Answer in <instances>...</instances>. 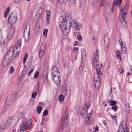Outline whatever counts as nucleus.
<instances>
[{
    "label": "nucleus",
    "mask_w": 132,
    "mask_h": 132,
    "mask_svg": "<svg viewBox=\"0 0 132 132\" xmlns=\"http://www.w3.org/2000/svg\"><path fill=\"white\" fill-rule=\"evenodd\" d=\"M99 52L98 49H96V53L93 54L92 60V64L94 67H95L97 73L99 75H102V72L100 71L101 66L98 64V62L99 58Z\"/></svg>",
    "instance_id": "1"
},
{
    "label": "nucleus",
    "mask_w": 132,
    "mask_h": 132,
    "mask_svg": "<svg viewBox=\"0 0 132 132\" xmlns=\"http://www.w3.org/2000/svg\"><path fill=\"white\" fill-rule=\"evenodd\" d=\"M17 118L16 117H14L10 118L5 122L1 125V129L2 130L5 128L10 129L13 127L17 122Z\"/></svg>",
    "instance_id": "2"
},
{
    "label": "nucleus",
    "mask_w": 132,
    "mask_h": 132,
    "mask_svg": "<svg viewBox=\"0 0 132 132\" xmlns=\"http://www.w3.org/2000/svg\"><path fill=\"white\" fill-rule=\"evenodd\" d=\"M59 22V25L61 27L63 25H65L69 26V28L71 26L72 23H73L74 20H72L71 16L67 15L62 16L60 19Z\"/></svg>",
    "instance_id": "3"
},
{
    "label": "nucleus",
    "mask_w": 132,
    "mask_h": 132,
    "mask_svg": "<svg viewBox=\"0 0 132 132\" xmlns=\"http://www.w3.org/2000/svg\"><path fill=\"white\" fill-rule=\"evenodd\" d=\"M121 15L119 17V21L120 23H123L126 17V14L128 12V7L125 6L124 8L119 7Z\"/></svg>",
    "instance_id": "4"
},
{
    "label": "nucleus",
    "mask_w": 132,
    "mask_h": 132,
    "mask_svg": "<svg viewBox=\"0 0 132 132\" xmlns=\"http://www.w3.org/2000/svg\"><path fill=\"white\" fill-rule=\"evenodd\" d=\"M32 122V120L31 119H30L28 121L27 120L24 121L21 126L20 132H23L27 129H29Z\"/></svg>",
    "instance_id": "5"
},
{
    "label": "nucleus",
    "mask_w": 132,
    "mask_h": 132,
    "mask_svg": "<svg viewBox=\"0 0 132 132\" xmlns=\"http://www.w3.org/2000/svg\"><path fill=\"white\" fill-rule=\"evenodd\" d=\"M81 64L79 67V71H82L83 70V68L84 66V64L86 59V53L84 49L81 50Z\"/></svg>",
    "instance_id": "6"
},
{
    "label": "nucleus",
    "mask_w": 132,
    "mask_h": 132,
    "mask_svg": "<svg viewBox=\"0 0 132 132\" xmlns=\"http://www.w3.org/2000/svg\"><path fill=\"white\" fill-rule=\"evenodd\" d=\"M17 17V14L15 12L12 13L9 18V23L12 25L14 24L16 22Z\"/></svg>",
    "instance_id": "7"
},
{
    "label": "nucleus",
    "mask_w": 132,
    "mask_h": 132,
    "mask_svg": "<svg viewBox=\"0 0 132 132\" xmlns=\"http://www.w3.org/2000/svg\"><path fill=\"white\" fill-rule=\"evenodd\" d=\"M97 73L94 75V85L95 87L98 88L100 87L101 84V79L99 75Z\"/></svg>",
    "instance_id": "8"
},
{
    "label": "nucleus",
    "mask_w": 132,
    "mask_h": 132,
    "mask_svg": "<svg viewBox=\"0 0 132 132\" xmlns=\"http://www.w3.org/2000/svg\"><path fill=\"white\" fill-rule=\"evenodd\" d=\"M71 26L73 30L75 31H79L82 29L83 26L82 24L78 23L75 19H74L73 22L72 23Z\"/></svg>",
    "instance_id": "9"
},
{
    "label": "nucleus",
    "mask_w": 132,
    "mask_h": 132,
    "mask_svg": "<svg viewBox=\"0 0 132 132\" xmlns=\"http://www.w3.org/2000/svg\"><path fill=\"white\" fill-rule=\"evenodd\" d=\"M68 117L67 116L65 115V116L62 117V123L61 125L59 128V131L60 132H62L64 129L67 125L68 122Z\"/></svg>",
    "instance_id": "10"
},
{
    "label": "nucleus",
    "mask_w": 132,
    "mask_h": 132,
    "mask_svg": "<svg viewBox=\"0 0 132 132\" xmlns=\"http://www.w3.org/2000/svg\"><path fill=\"white\" fill-rule=\"evenodd\" d=\"M114 5H113V4L112 6L109 4H107L103 11L104 13V15L105 16L106 14H109L111 12H113Z\"/></svg>",
    "instance_id": "11"
},
{
    "label": "nucleus",
    "mask_w": 132,
    "mask_h": 132,
    "mask_svg": "<svg viewBox=\"0 0 132 132\" xmlns=\"http://www.w3.org/2000/svg\"><path fill=\"white\" fill-rule=\"evenodd\" d=\"M20 49L19 47H17L16 46H15L12 47L9 50L10 52H12L13 55H15L14 57H16L19 54Z\"/></svg>",
    "instance_id": "12"
},
{
    "label": "nucleus",
    "mask_w": 132,
    "mask_h": 132,
    "mask_svg": "<svg viewBox=\"0 0 132 132\" xmlns=\"http://www.w3.org/2000/svg\"><path fill=\"white\" fill-rule=\"evenodd\" d=\"M60 77V75H55L54 76H52L53 81L57 86H59L60 85L61 80Z\"/></svg>",
    "instance_id": "13"
},
{
    "label": "nucleus",
    "mask_w": 132,
    "mask_h": 132,
    "mask_svg": "<svg viewBox=\"0 0 132 132\" xmlns=\"http://www.w3.org/2000/svg\"><path fill=\"white\" fill-rule=\"evenodd\" d=\"M67 25H62V26L60 27L61 28H62L63 29V34L65 36H67L69 33L70 31V27L69 28V26Z\"/></svg>",
    "instance_id": "14"
},
{
    "label": "nucleus",
    "mask_w": 132,
    "mask_h": 132,
    "mask_svg": "<svg viewBox=\"0 0 132 132\" xmlns=\"http://www.w3.org/2000/svg\"><path fill=\"white\" fill-rule=\"evenodd\" d=\"M51 75L52 76L60 75L59 69L55 65L53 66L51 70Z\"/></svg>",
    "instance_id": "15"
},
{
    "label": "nucleus",
    "mask_w": 132,
    "mask_h": 132,
    "mask_svg": "<svg viewBox=\"0 0 132 132\" xmlns=\"http://www.w3.org/2000/svg\"><path fill=\"white\" fill-rule=\"evenodd\" d=\"M13 55L12 52H10L9 50L5 55L4 58L7 60H9L10 61L12 59Z\"/></svg>",
    "instance_id": "16"
},
{
    "label": "nucleus",
    "mask_w": 132,
    "mask_h": 132,
    "mask_svg": "<svg viewBox=\"0 0 132 132\" xmlns=\"http://www.w3.org/2000/svg\"><path fill=\"white\" fill-rule=\"evenodd\" d=\"M92 113H89L87 116L86 119V124L88 125L92 122L93 118L92 116Z\"/></svg>",
    "instance_id": "17"
},
{
    "label": "nucleus",
    "mask_w": 132,
    "mask_h": 132,
    "mask_svg": "<svg viewBox=\"0 0 132 132\" xmlns=\"http://www.w3.org/2000/svg\"><path fill=\"white\" fill-rule=\"evenodd\" d=\"M13 102V99L12 98V96L9 95L7 97L6 101V104L9 105L12 103Z\"/></svg>",
    "instance_id": "18"
},
{
    "label": "nucleus",
    "mask_w": 132,
    "mask_h": 132,
    "mask_svg": "<svg viewBox=\"0 0 132 132\" xmlns=\"http://www.w3.org/2000/svg\"><path fill=\"white\" fill-rule=\"evenodd\" d=\"M43 46V47H44L43 49H41L39 51V59H41L43 57L44 55V53L45 52V49L46 46L43 45L42 46V47Z\"/></svg>",
    "instance_id": "19"
},
{
    "label": "nucleus",
    "mask_w": 132,
    "mask_h": 132,
    "mask_svg": "<svg viewBox=\"0 0 132 132\" xmlns=\"http://www.w3.org/2000/svg\"><path fill=\"white\" fill-rule=\"evenodd\" d=\"M10 62L9 60L4 58L2 62V66L3 68H4L8 65Z\"/></svg>",
    "instance_id": "20"
},
{
    "label": "nucleus",
    "mask_w": 132,
    "mask_h": 132,
    "mask_svg": "<svg viewBox=\"0 0 132 132\" xmlns=\"http://www.w3.org/2000/svg\"><path fill=\"white\" fill-rule=\"evenodd\" d=\"M46 14L47 24H48L50 23L49 20L50 18V16L51 15V12L49 10H46Z\"/></svg>",
    "instance_id": "21"
},
{
    "label": "nucleus",
    "mask_w": 132,
    "mask_h": 132,
    "mask_svg": "<svg viewBox=\"0 0 132 132\" xmlns=\"http://www.w3.org/2000/svg\"><path fill=\"white\" fill-rule=\"evenodd\" d=\"M29 33H25V31L24 32L23 38L24 39V41L25 42L28 41L29 39Z\"/></svg>",
    "instance_id": "22"
},
{
    "label": "nucleus",
    "mask_w": 132,
    "mask_h": 132,
    "mask_svg": "<svg viewBox=\"0 0 132 132\" xmlns=\"http://www.w3.org/2000/svg\"><path fill=\"white\" fill-rule=\"evenodd\" d=\"M14 30V27L11 25L8 28V33L13 34Z\"/></svg>",
    "instance_id": "23"
},
{
    "label": "nucleus",
    "mask_w": 132,
    "mask_h": 132,
    "mask_svg": "<svg viewBox=\"0 0 132 132\" xmlns=\"http://www.w3.org/2000/svg\"><path fill=\"white\" fill-rule=\"evenodd\" d=\"M122 0H114L113 2V5H117L120 7V4L122 2Z\"/></svg>",
    "instance_id": "24"
},
{
    "label": "nucleus",
    "mask_w": 132,
    "mask_h": 132,
    "mask_svg": "<svg viewBox=\"0 0 132 132\" xmlns=\"http://www.w3.org/2000/svg\"><path fill=\"white\" fill-rule=\"evenodd\" d=\"M100 7H103L105 6H106L107 5V2L105 0H101L100 2Z\"/></svg>",
    "instance_id": "25"
},
{
    "label": "nucleus",
    "mask_w": 132,
    "mask_h": 132,
    "mask_svg": "<svg viewBox=\"0 0 132 132\" xmlns=\"http://www.w3.org/2000/svg\"><path fill=\"white\" fill-rule=\"evenodd\" d=\"M126 46L121 47V51L122 53H126Z\"/></svg>",
    "instance_id": "26"
},
{
    "label": "nucleus",
    "mask_w": 132,
    "mask_h": 132,
    "mask_svg": "<svg viewBox=\"0 0 132 132\" xmlns=\"http://www.w3.org/2000/svg\"><path fill=\"white\" fill-rule=\"evenodd\" d=\"M120 131H124L125 130L124 127L122 125H120L119 126L118 130Z\"/></svg>",
    "instance_id": "27"
},
{
    "label": "nucleus",
    "mask_w": 132,
    "mask_h": 132,
    "mask_svg": "<svg viewBox=\"0 0 132 132\" xmlns=\"http://www.w3.org/2000/svg\"><path fill=\"white\" fill-rule=\"evenodd\" d=\"M79 109L80 111L81 110V111H79V110L77 111V113L79 114V115H83L85 113L83 112V111H85V110L84 109Z\"/></svg>",
    "instance_id": "28"
},
{
    "label": "nucleus",
    "mask_w": 132,
    "mask_h": 132,
    "mask_svg": "<svg viewBox=\"0 0 132 132\" xmlns=\"http://www.w3.org/2000/svg\"><path fill=\"white\" fill-rule=\"evenodd\" d=\"M21 39H19L18 41L17 44L15 46H16L17 47L20 48L21 43Z\"/></svg>",
    "instance_id": "29"
},
{
    "label": "nucleus",
    "mask_w": 132,
    "mask_h": 132,
    "mask_svg": "<svg viewBox=\"0 0 132 132\" xmlns=\"http://www.w3.org/2000/svg\"><path fill=\"white\" fill-rule=\"evenodd\" d=\"M119 42L121 47L125 46L126 45L125 43V42H123L122 41L121 38L119 40Z\"/></svg>",
    "instance_id": "30"
},
{
    "label": "nucleus",
    "mask_w": 132,
    "mask_h": 132,
    "mask_svg": "<svg viewBox=\"0 0 132 132\" xmlns=\"http://www.w3.org/2000/svg\"><path fill=\"white\" fill-rule=\"evenodd\" d=\"M13 34L7 33V38L9 40L12 37Z\"/></svg>",
    "instance_id": "31"
},
{
    "label": "nucleus",
    "mask_w": 132,
    "mask_h": 132,
    "mask_svg": "<svg viewBox=\"0 0 132 132\" xmlns=\"http://www.w3.org/2000/svg\"><path fill=\"white\" fill-rule=\"evenodd\" d=\"M39 72L38 71H36L35 73L34 78L35 79H36L38 78L39 76Z\"/></svg>",
    "instance_id": "32"
},
{
    "label": "nucleus",
    "mask_w": 132,
    "mask_h": 132,
    "mask_svg": "<svg viewBox=\"0 0 132 132\" xmlns=\"http://www.w3.org/2000/svg\"><path fill=\"white\" fill-rule=\"evenodd\" d=\"M28 56V54L27 53H26L25 55H24L23 60V63L24 64L26 60L27 59Z\"/></svg>",
    "instance_id": "33"
},
{
    "label": "nucleus",
    "mask_w": 132,
    "mask_h": 132,
    "mask_svg": "<svg viewBox=\"0 0 132 132\" xmlns=\"http://www.w3.org/2000/svg\"><path fill=\"white\" fill-rule=\"evenodd\" d=\"M64 98L63 96L61 95L59 96L58 100L62 102L64 100Z\"/></svg>",
    "instance_id": "34"
},
{
    "label": "nucleus",
    "mask_w": 132,
    "mask_h": 132,
    "mask_svg": "<svg viewBox=\"0 0 132 132\" xmlns=\"http://www.w3.org/2000/svg\"><path fill=\"white\" fill-rule=\"evenodd\" d=\"M42 110V108L41 106H38L37 108V111L38 113H40Z\"/></svg>",
    "instance_id": "35"
},
{
    "label": "nucleus",
    "mask_w": 132,
    "mask_h": 132,
    "mask_svg": "<svg viewBox=\"0 0 132 132\" xmlns=\"http://www.w3.org/2000/svg\"><path fill=\"white\" fill-rule=\"evenodd\" d=\"M47 31L48 30L47 29H44V32H43V34L44 36H45L46 37L47 36Z\"/></svg>",
    "instance_id": "36"
},
{
    "label": "nucleus",
    "mask_w": 132,
    "mask_h": 132,
    "mask_svg": "<svg viewBox=\"0 0 132 132\" xmlns=\"http://www.w3.org/2000/svg\"><path fill=\"white\" fill-rule=\"evenodd\" d=\"M14 71V69L13 66H11L10 68V71L9 73L11 74H12Z\"/></svg>",
    "instance_id": "37"
},
{
    "label": "nucleus",
    "mask_w": 132,
    "mask_h": 132,
    "mask_svg": "<svg viewBox=\"0 0 132 132\" xmlns=\"http://www.w3.org/2000/svg\"><path fill=\"white\" fill-rule=\"evenodd\" d=\"M37 94V92H35L33 93L31 95V97L33 98H35L36 97Z\"/></svg>",
    "instance_id": "38"
},
{
    "label": "nucleus",
    "mask_w": 132,
    "mask_h": 132,
    "mask_svg": "<svg viewBox=\"0 0 132 132\" xmlns=\"http://www.w3.org/2000/svg\"><path fill=\"white\" fill-rule=\"evenodd\" d=\"M110 103H111L110 105L111 106H114L116 105L117 103V102L116 101H111Z\"/></svg>",
    "instance_id": "39"
},
{
    "label": "nucleus",
    "mask_w": 132,
    "mask_h": 132,
    "mask_svg": "<svg viewBox=\"0 0 132 132\" xmlns=\"http://www.w3.org/2000/svg\"><path fill=\"white\" fill-rule=\"evenodd\" d=\"M112 109L114 111H116L117 109L118 108L116 105H114L112 106Z\"/></svg>",
    "instance_id": "40"
},
{
    "label": "nucleus",
    "mask_w": 132,
    "mask_h": 132,
    "mask_svg": "<svg viewBox=\"0 0 132 132\" xmlns=\"http://www.w3.org/2000/svg\"><path fill=\"white\" fill-rule=\"evenodd\" d=\"M116 55L118 57L120 58V60H121L120 52L119 51H118L116 52Z\"/></svg>",
    "instance_id": "41"
},
{
    "label": "nucleus",
    "mask_w": 132,
    "mask_h": 132,
    "mask_svg": "<svg viewBox=\"0 0 132 132\" xmlns=\"http://www.w3.org/2000/svg\"><path fill=\"white\" fill-rule=\"evenodd\" d=\"M71 86L70 85L68 84L66 87V89L67 90H70L71 89Z\"/></svg>",
    "instance_id": "42"
},
{
    "label": "nucleus",
    "mask_w": 132,
    "mask_h": 132,
    "mask_svg": "<svg viewBox=\"0 0 132 132\" xmlns=\"http://www.w3.org/2000/svg\"><path fill=\"white\" fill-rule=\"evenodd\" d=\"M48 113V111L47 110H45L44 112L43 115L45 116H46L47 115Z\"/></svg>",
    "instance_id": "43"
},
{
    "label": "nucleus",
    "mask_w": 132,
    "mask_h": 132,
    "mask_svg": "<svg viewBox=\"0 0 132 132\" xmlns=\"http://www.w3.org/2000/svg\"><path fill=\"white\" fill-rule=\"evenodd\" d=\"M58 1L60 3L62 4H64L65 1V0H58Z\"/></svg>",
    "instance_id": "44"
},
{
    "label": "nucleus",
    "mask_w": 132,
    "mask_h": 132,
    "mask_svg": "<svg viewBox=\"0 0 132 132\" xmlns=\"http://www.w3.org/2000/svg\"><path fill=\"white\" fill-rule=\"evenodd\" d=\"M78 39L79 41H81L82 40L81 36L80 35H78L77 36Z\"/></svg>",
    "instance_id": "45"
},
{
    "label": "nucleus",
    "mask_w": 132,
    "mask_h": 132,
    "mask_svg": "<svg viewBox=\"0 0 132 132\" xmlns=\"http://www.w3.org/2000/svg\"><path fill=\"white\" fill-rule=\"evenodd\" d=\"M34 69L32 68L28 72V76H30L31 74V73L33 71Z\"/></svg>",
    "instance_id": "46"
},
{
    "label": "nucleus",
    "mask_w": 132,
    "mask_h": 132,
    "mask_svg": "<svg viewBox=\"0 0 132 132\" xmlns=\"http://www.w3.org/2000/svg\"><path fill=\"white\" fill-rule=\"evenodd\" d=\"M124 71V70L122 68H120L119 69V72L120 73H122Z\"/></svg>",
    "instance_id": "47"
},
{
    "label": "nucleus",
    "mask_w": 132,
    "mask_h": 132,
    "mask_svg": "<svg viewBox=\"0 0 132 132\" xmlns=\"http://www.w3.org/2000/svg\"><path fill=\"white\" fill-rule=\"evenodd\" d=\"M85 2V0H80V3L81 4H84Z\"/></svg>",
    "instance_id": "48"
},
{
    "label": "nucleus",
    "mask_w": 132,
    "mask_h": 132,
    "mask_svg": "<svg viewBox=\"0 0 132 132\" xmlns=\"http://www.w3.org/2000/svg\"><path fill=\"white\" fill-rule=\"evenodd\" d=\"M111 118L112 119H114L113 120H114L116 122H117V120L115 118L116 117L113 116V115H111Z\"/></svg>",
    "instance_id": "49"
},
{
    "label": "nucleus",
    "mask_w": 132,
    "mask_h": 132,
    "mask_svg": "<svg viewBox=\"0 0 132 132\" xmlns=\"http://www.w3.org/2000/svg\"><path fill=\"white\" fill-rule=\"evenodd\" d=\"M8 13L5 12L4 14V17L5 18H6L7 17V15L8 14Z\"/></svg>",
    "instance_id": "50"
},
{
    "label": "nucleus",
    "mask_w": 132,
    "mask_h": 132,
    "mask_svg": "<svg viewBox=\"0 0 132 132\" xmlns=\"http://www.w3.org/2000/svg\"><path fill=\"white\" fill-rule=\"evenodd\" d=\"M10 10V7H7V8L6 9V10L5 11V12L9 13Z\"/></svg>",
    "instance_id": "51"
},
{
    "label": "nucleus",
    "mask_w": 132,
    "mask_h": 132,
    "mask_svg": "<svg viewBox=\"0 0 132 132\" xmlns=\"http://www.w3.org/2000/svg\"><path fill=\"white\" fill-rule=\"evenodd\" d=\"M98 0H97V1H94L93 4H94L95 5H96L98 3Z\"/></svg>",
    "instance_id": "52"
},
{
    "label": "nucleus",
    "mask_w": 132,
    "mask_h": 132,
    "mask_svg": "<svg viewBox=\"0 0 132 132\" xmlns=\"http://www.w3.org/2000/svg\"><path fill=\"white\" fill-rule=\"evenodd\" d=\"M78 42L77 41H75L74 42L73 45L74 46H76L77 45Z\"/></svg>",
    "instance_id": "53"
},
{
    "label": "nucleus",
    "mask_w": 132,
    "mask_h": 132,
    "mask_svg": "<svg viewBox=\"0 0 132 132\" xmlns=\"http://www.w3.org/2000/svg\"><path fill=\"white\" fill-rule=\"evenodd\" d=\"M78 50V49L76 47H74L73 49V51H76L77 50Z\"/></svg>",
    "instance_id": "54"
},
{
    "label": "nucleus",
    "mask_w": 132,
    "mask_h": 132,
    "mask_svg": "<svg viewBox=\"0 0 132 132\" xmlns=\"http://www.w3.org/2000/svg\"><path fill=\"white\" fill-rule=\"evenodd\" d=\"M21 0H15V2L16 3H18Z\"/></svg>",
    "instance_id": "55"
},
{
    "label": "nucleus",
    "mask_w": 132,
    "mask_h": 132,
    "mask_svg": "<svg viewBox=\"0 0 132 132\" xmlns=\"http://www.w3.org/2000/svg\"><path fill=\"white\" fill-rule=\"evenodd\" d=\"M70 1L72 3H74L75 2L76 0H70Z\"/></svg>",
    "instance_id": "56"
},
{
    "label": "nucleus",
    "mask_w": 132,
    "mask_h": 132,
    "mask_svg": "<svg viewBox=\"0 0 132 132\" xmlns=\"http://www.w3.org/2000/svg\"><path fill=\"white\" fill-rule=\"evenodd\" d=\"M95 131H98V127L97 126H96V128L95 129Z\"/></svg>",
    "instance_id": "57"
},
{
    "label": "nucleus",
    "mask_w": 132,
    "mask_h": 132,
    "mask_svg": "<svg viewBox=\"0 0 132 132\" xmlns=\"http://www.w3.org/2000/svg\"><path fill=\"white\" fill-rule=\"evenodd\" d=\"M104 124L105 125H106L107 124V123L106 121L105 120L103 121Z\"/></svg>",
    "instance_id": "58"
},
{
    "label": "nucleus",
    "mask_w": 132,
    "mask_h": 132,
    "mask_svg": "<svg viewBox=\"0 0 132 132\" xmlns=\"http://www.w3.org/2000/svg\"><path fill=\"white\" fill-rule=\"evenodd\" d=\"M130 73L129 72L127 73V76H129L130 75Z\"/></svg>",
    "instance_id": "59"
},
{
    "label": "nucleus",
    "mask_w": 132,
    "mask_h": 132,
    "mask_svg": "<svg viewBox=\"0 0 132 132\" xmlns=\"http://www.w3.org/2000/svg\"><path fill=\"white\" fill-rule=\"evenodd\" d=\"M10 132H16V131L15 129H13L12 131Z\"/></svg>",
    "instance_id": "60"
},
{
    "label": "nucleus",
    "mask_w": 132,
    "mask_h": 132,
    "mask_svg": "<svg viewBox=\"0 0 132 132\" xmlns=\"http://www.w3.org/2000/svg\"><path fill=\"white\" fill-rule=\"evenodd\" d=\"M95 37H92V39L93 40H95Z\"/></svg>",
    "instance_id": "61"
},
{
    "label": "nucleus",
    "mask_w": 132,
    "mask_h": 132,
    "mask_svg": "<svg viewBox=\"0 0 132 132\" xmlns=\"http://www.w3.org/2000/svg\"><path fill=\"white\" fill-rule=\"evenodd\" d=\"M112 88L111 87V92H110L111 93H112Z\"/></svg>",
    "instance_id": "62"
},
{
    "label": "nucleus",
    "mask_w": 132,
    "mask_h": 132,
    "mask_svg": "<svg viewBox=\"0 0 132 132\" xmlns=\"http://www.w3.org/2000/svg\"><path fill=\"white\" fill-rule=\"evenodd\" d=\"M120 131L121 132H120V131H119V130L118 131V132H125V130L124 131Z\"/></svg>",
    "instance_id": "63"
},
{
    "label": "nucleus",
    "mask_w": 132,
    "mask_h": 132,
    "mask_svg": "<svg viewBox=\"0 0 132 132\" xmlns=\"http://www.w3.org/2000/svg\"><path fill=\"white\" fill-rule=\"evenodd\" d=\"M130 70L132 71V67H131L130 68Z\"/></svg>",
    "instance_id": "64"
}]
</instances>
